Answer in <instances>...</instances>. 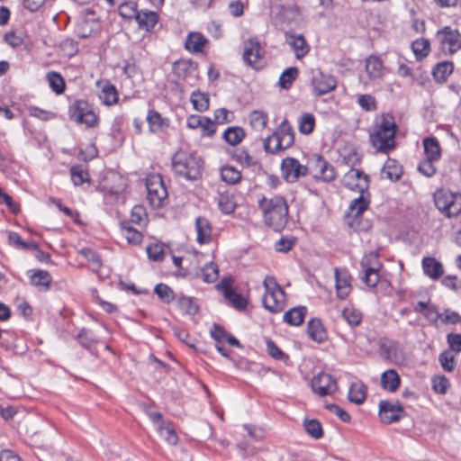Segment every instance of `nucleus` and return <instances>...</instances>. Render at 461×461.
Returning a JSON list of instances; mask_svg holds the SVG:
<instances>
[{
    "instance_id": "1",
    "label": "nucleus",
    "mask_w": 461,
    "mask_h": 461,
    "mask_svg": "<svg viewBox=\"0 0 461 461\" xmlns=\"http://www.w3.org/2000/svg\"><path fill=\"white\" fill-rule=\"evenodd\" d=\"M397 125L394 117L383 113L380 121L375 122L369 132V141L377 152L388 154L395 149Z\"/></svg>"
},
{
    "instance_id": "2",
    "label": "nucleus",
    "mask_w": 461,
    "mask_h": 461,
    "mask_svg": "<svg viewBox=\"0 0 461 461\" xmlns=\"http://www.w3.org/2000/svg\"><path fill=\"white\" fill-rule=\"evenodd\" d=\"M172 168L176 175L194 181L202 177L203 161L195 154L180 149L172 158Z\"/></svg>"
},
{
    "instance_id": "3",
    "label": "nucleus",
    "mask_w": 461,
    "mask_h": 461,
    "mask_svg": "<svg viewBox=\"0 0 461 461\" xmlns=\"http://www.w3.org/2000/svg\"><path fill=\"white\" fill-rule=\"evenodd\" d=\"M258 206L264 213L267 225L275 230H278L286 221L288 206L283 196H275L271 199L262 197L258 201Z\"/></svg>"
},
{
    "instance_id": "4",
    "label": "nucleus",
    "mask_w": 461,
    "mask_h": 461,
    "mask_svg": "<svg viewBox=\"0 0 461 461\" xmlns=\"http://www.w3.org/2000/svg\"><path fill=\"white\" fill-rule=\"evenodd\" d=\"M294 142V130L289 122L285 120L272 135L264 140L263 146L267 153L275 154L292 147Z\"/></svg>"
},
{
    "instance_id": "5",
    "label": "nucleus",
    "mask_w": 461,
    "mask_h": 461,
    "mask_svg": "<svg viewBox=\"0 0 461 461\" xmlns=\"http://www.w3.org/2000/svg\"><path fill=\"white\" fill-rule=\"evenodd\" d=\"M147 200L152 208H161L168 202V193L162 176L149 175L146 178Z\"/></svg>"
},
{
    "instance_id": "6",
    "label": "nucleus",
    "mask_w": 461,
    "mask_h": 461,
    "mask_svg": "<svg viewBox=\"0 0 461 461\" xmlns=\"http://www.w3.org/2000/svg\"><path fill=\"white\" fill-rule=\"evenodd\" d=\"M436 207L447 217L461 213V194L447 189H439L434 193Z\"/></svg>"
},
{
    "instance_id": "7",
    "label": "nucleus",
    "mask_w": 461,
    "mask_h": 461,
    "mask_svg": "<svg viewBox=\"0 0 461 461\" xmlns=\"http://www.w3.org/2000/svg\"><path fill=\"white\" fill-rule=\"evenodd\" d=\"M68 116L70 120L77 123L85 124L88 128L97 126L99 122L92 105L82 99L76 100L69 105Z\"/></svg>"
},
{
    "instance_id": "8",
    "label": "nucleus",
    "mask_w": 461,
    "mask_h": 461,
    "mask_svg": "<svg viewBox=\"0 0 461 461\" xmlns=\"http://www.w3.org/2000/svg\"><path fill=\"white\" fill-rule=\"evenodd\" d=\"M233 278L230 276H224L215 288L221 292L229 303L237 311L246 310L249 301L241 294L237 293L233 288Z\"/></svg>"
},
{
    "instance_id": "9",
    "label": "nucleus",
    "mask_w": 461,
    "mask_h": 461,
    "mask_svg": "<svg viewBox=\"0 0 461 461\" xmlns=\"http://www.w3.org/2000/svg\"><path fill=\"white\" fill-rule=\"evenodd\" d=\"M436 38L442 50L454 54L461 50V33L450 26H444L437 32Z\"/></svg>"
},
{
    "instance_id": "10",
    "label": "nucleus",
    "mask_w": 461,
    "mask_h": 461,
    "mask_svg": "<svg viewBox=\"0 0 461 461\" xmlns=\"http://www.w3.org/2000/svg\"><path fill=\"white\" fill-rule=\"evenodd\" d=\"M406 415L407 413L399 401L392 402L384 400L379 402V416L384 424L397 422Z\"/></svg>"
},
{
    "instance_id": "11",
    "label": "nucleus",
    "mask_w": 461,
    "mask_h": 461,
    "mask_svg": "<svg viewBox=\"0 0 461 461\" xmlns=\"http://www.w3.org/2000/svg\"><path fill=\"white\" fill-rule=\"evenodd\" d=\"M312 73L311 86L316 96H321L335 90L337 80L333 76L324 74L320 69L312 70Z\"/></svg>"
},
{
    "instance_id": "12",
    "label": "nucleus",
    "mask_w": 461,
    "mask_h": 461,
    "mask_svg": "<svg viewBox=\"0 0 461 461\" xmlns=\"http://www.w3.org/2000/svg\"><path fill=\"white\" fill-rule=\"evenodd\" d=\"M281 171L283 177L286 182L294 183L300 176L307 175L308 168L307 167L301 165L296 158L287 157L282 160Z\"/></svg>"
},
{
    "instance_id": "13",
    "label": "nucleus",
    "mask_w": 461,
    "mask_h": 461,
    "mask_svg": "<svg viewBox=\"0 0 461 461\" xmlns=\"http://www.w3.org/2000/svg\"><path fill=\"white\" fill-rule=\"evenodd\" d=\"M312 391L320 396H326L338 390V384L335 378L330 374L321 372L312 380Z\"/></svg>"
},
{
    "instance_id": "14",
    "label": "nucleus",
    "mask_w": 461,
    "mask_h": 461,
    "mask_svg": "<svg viewBox=\"0 0 461 461\" xmlns=\"http://www.w3.org/2000/svg\"><path fill=\"white\" fill-rule=\"evenodd\" d=\"M344 185L354 191L364 192L369 188V176L359 169L351 168L343 179Z\"/></svg>"
},
{
    "instance_id": "15",
    "label": "nucleus",
    "mask_w": 461,
    "mask_h": 461,
    "mask_svg": "<svg viewBox=\"0 0 461 461\" xmlns=\"http://www.w3.org/2000/svg\"><path fill=\"white\" fill-rule=\"evenodd\" d=\"M313 177L323 182H331L336 178V170L322 156L315 157L312 165Z\"/></svg>"
},
{
    "instance_id": "16",
    "label": "nucleus",
    "mask_w": 461,
    "mask_h": 461,
    "mask_svg": "<svg viewBox=\"0 0 461 461\" xmlns=\"http://www.w3.org/2000/svg\"><path fill=\"white\" fill-rule=\"evenodd\" d=\"M334 274L337 295L339 299H346L352 289V277L348 271L345 268L336 267Z\"/></svg>"
},
{
    "instance_id": "17",
    "label": "nucleus",
    "mask_w": 461,
    "mask_h": 461,
    "mask_svg": "<svg viewBox=\"0 0 461 461\" xmlns=\"http://www.w3.org/2000/svg\"><path fill=\"white\" fill-rule=\"evenodd\" d=\"M263 305L266 309L273 313L280 312L285 307V290L273 291L266 293L263 297Z\"/></svg>"
},
{
    "instance_id": "18",
    "label": "nucleus",
    "mask_w": 461,
    "mask_h": 461,
    "mask_svg": "<svg viewBox=\"0 0 461 461\" xmlns=\"http://www.w3.org/2000/svg\"><path fill=\"white\" fill-rule=\"evenodd\" d=\"M262 48L258 41L249 40L245 43L243 60L249 66L255 69H259L260 67H258L257 63L262 58Z\"/></svg>"
},
{
    "instance_id": "19",
    "label": "nucleus",
    "mask_w": 461,
    "mask_h": 461,
    "mask_svg": "<svg viewBox=\"0 0 461 461\" xmlns=\"http://www.w3.org/2000/svg\"><path fill=\"white\" fill-rule=\"evenodd\" d=\"M307 334L312 340L317 343H322L328 339L327 330L319 318H312L308 321Z\"/></svg>"
},
{
    "instance_id": "20",
    "label": "nucleus",
    "mask_w": 461,
    "mask_h": 461,
    "mask_svg": "<svg viewBox=\"0 0 461 461\" xmlns=\"http://www.w3.org/2000/svg\"><path fill=\"white\" fill-rule=\"evenodd\" d=\"M29 276L30 284L32 286L38 288L39 291H48L50 287L52 277L50 274L46 270H30Z\"/></svg>"
},
{
    "instance_id": "21",
    "label": "nucleus",
    "mask_w": 461,
    "mask_h": 461,
    "mask_svg": "<svg viewBox=\"0 0 461 461\" xmlns=\"http://www.w3.org/2000/svg\"><path fill=\"white\" fill-rule=\"evenodd\" d=\"M371 203V194L369 191L360 192L357 198H354L348 206V211L352 213L355 218L360 216L367 208Z\"/></svg>"
},
{
    "instance_id": "22",
    "label": "nucleus",
    "mask_w": 461,
    "mask_h": 461,
    "mask_svg": "<svg viewBox=\"0 0 461 461\" xmlns=\"http://www.w3.org/2000/svg\"><path fill=\"white\" fill-rule=\"evenodd\" d=\"M146 120L151 133L163 131L169 126V120L162 117L161 114L154 109L149 110Z\"/></svg>"
},
{
    "instance_id": "23",
    "label": "nucleus",
    "mask_w": 461,
    "mask_h": 461,
    "mask_svg": "<svg viewBox=\"0 0 461 461\" xmlns=\"http://www.w3.org/2000/svg\"><path fill=\"white\" fill-rule=\"evenodd\" d=\"M422 268L424 274L433 280L438 279L444 273L442 264L430 257L422 259Z\"/></svg>"
},
{
    "instance_id": "24",
    "label": "nucleus",
    "mask_w": 461,
    "mask_h": 461,
    "mask_svg": "<svg viewBox=\"0 0 461 461\" xmlns=\"http://www.w3.org/2000/svg\"><path fill=\"white\" fill-rule=\"evenodd\" d=\"M306 313L305 306H296L285 312L283 321L291 326H299L303 322Z\"/></svg>"
},
{
    "instance_id": "25",
    "label": "nucleus",
    "mask_w": 461,
    "mask_h": 461,
    "mask_svg": "<svg viewBox=\"0 0 461 461\" xmlns=\"http://www.w3.org/2000/svg\"><path fill=\"white\" fill-rule=\"evenodd\" d=\"M287 42L295 51V57L300 59L303 58L310 50V48L303 35L289 34Z\"/></svg>"
},
{
    "instance_id": "26",
    "label": "nucleus",
    "mask_w": 461,
    "mask_h": 461,
    "mask_svg": "<svg viewBox=\"0 0 461 461\" xmlns=\"http://www.w3.org/2000/svg\"><path fill=\"white\" fill-rule=\"evenodd\" d=\"M78 253L90 263L91 271L101 276L100 270L103 267V261L100 255L90 248H82L78 250Z\"/></svg>"
},
{
    "instance_id": "27",
    "label": "nucleus",
    "mask_w": 461,
    "mask_h": 461,
    "mask_svg": "<svg viewBox=\"0 0 461 461\" xmlns=\"http://www.w3.org/2000/svg\"><path fill=\"white\" fill-rule=\"evenodd\" d=\"M401 384V378L397 372L393 369H389L384 372L381 375V385L383 389L389 392H395Z\"/></svg>"
},
{
    "instance_id": "28",
    "label": "nucleus",
    "mask_w": 461,
    "mask_h": 461,
    "mask_svg": "<svg viewBox=\"0 0 461 461\" xmlns=\"http://www.w3.org/2000/svg\"><path fill=\"white\" fill-rule=\"evenodd\" d=\"M158 16L157 13L153 11H140L136 16V21L139 27L146 30L147 32L151 31L158 23Z\"/></svg>"
},
{
    "instance_id": "29",
    "label": "nucleus",
    "mask_w": 461,
    "mask_h": 461,
    "mask_svg": "<svg viewBox=\"0 0 461 461\" xmlns=\"http://www.w3.org/2000/svg\"><path fill=\"white\" fill-rule=\"evenodd\" d=\"M366 71L370 79L380 78L384 72V66L380 58L369 56L366 59Z\"/></svg>"
},
{
    "instance_id": "30",
    "label": "nucleus",
    "mask_w": 461,
    "mask_h": 461,
    "mask_svg": "<svg viewBox=\"0 0 461 461\" xmlns=\"http://www.w3.org/2000/svg\"><path fill=\"white\" fill-rule=\"evenodd\" d=\"M426 158L438 161L441 157V149L436 137H427L423 140Z\"/></svg>"
},
{
    "instance_id": "31",
    "label": "nucleus",
    "mask_w": 461,
    "mask_h": 461,
    "mask_svg": "<svg viewBox=\"0 0 461 461\" xmlns=\"http://www.w3.org/2000/svg\"><path fill=\"white\" fill-rule=\"evenodd\" d=\"M246 137L243 128L239 126H231L227 128L222 135L223 140L231 146L240 144Z\"/></svg>"
},
{
    "instance_id": "32",
    "label": "nucleus",
    "mask_w": 461,
    "mask_h": 461,
    "mask_svg": "<svg viewBox=\"0 0 461 461\" xmlns=\"http://www.w3.org/2000/svg\"><path fill=\"white\" fill-rule=\"evenodd\" d=\"M99 98L105 105H113L118 102V92L116 87L110 83L105 81L102 86Z\"/></svg>"
},
{
    "instance_id": "33",
    "label": "nucleus",
    "mask_w": 461,
    "mask_h": 461,
    "mask_svg": "<svg viewBox=\"0 0 461 461\" xmlns=\"http://www.w3.org/2000/svg\"><path fill=\"white\" fill-rule=\"evenodd\" d=\"M383 174L391 181H397L402 174V166L393 158H388L383 167Z\"/></svg>"
},
{
    "instance_id": "34",
    "label": "nucleus",
    "mask_w": 461,
    "mask_h": 461,
    "mask_svg": "<svg viewBox=\"0 0 461 461\" xmlns=\"http://www.w3.org/2000/svg\"><path fill=\"white\" fill-rule=\"evenodd\" d=\"M453 69L454 66L451 61H443L434 67L432 75L437 82L444 83L447 81L449 75L453 72Z\"/></svg>"
},
{
    "instance_id": "35",
    "label": "nucleus",
    "mask_w": 461,
    "mask_h": 461,
    "mask_svg": "<svg viewBox=\"0 0 461 461\" xmlns=\"http://www.w3.org/2000/svg\"><path fill=\"white\" fill-rule=\"evenodd\" d=\"M46 79L49 86L56 95H61L66 88V83L60 73L56 71H49L46 74Z\"/></svg>"
},
{
    "instance_id": "36",
    "label": "nucleus",
    "mask_w": 461,
    "mask_h": 461,
    "mask_svg": "<svg viewBox=\"0 0 461 461\" xmlns=\"http://www.w3.org/2000/svg\"><path fill=\"white\" fill-rule=\"evenodd\" d=\"M206 42L207 40L203 34L199 32H191L187 37L185 46L189 51L200 52Z\"/></svg>"
},
{
    "instance_id": "37",
    "label": "nucleus",
    "mask_w": 461,
    "mask_h": 461,
    "mask_svg": "<svg viewBox=\"0 0 461 461\" xmlns=\"http://www.w3.org/2000/svg\"><path fill=\"white\" fill-rule=\"evenodd\" d=\"M232 159L237 161L242 166L252 167L257 164V160L249 155V151L245 148H238L230 152Z\"/></svg>"
},
{
    "instance_id": "38",
    "label": "nucleus",
    "mask_w": 461,
    "mask_h": 461,
    "mask_svg": "<svg viewBox=\"0 0 461 461\" xmlns=\"http://www.w3.org/2000/svg\"><path fill=\"white\" fill-rule=\"evenodd\" d=\"M299 75V70L296 67L287 68L283 71L279 77L278 85L282 89L288 90L293 86Z\"/></svg>"
},
{
    "instance_id": "39",
    "label": "nucleus",
    "mask_w": 461,
    "mask_h": 461,
    "mask_svg": "<svg viewBox=\"0 0 461 461\" xmlns=\"http://www.w3.org/2000/svg\"><path fill=\"white\" fill-rule=\"evenodd\" d=\"M366 397V386L364 384H352L348 391L349 402L362 404Z\"/></svg>"
},
{
    "instance_id": "40",
    "label": "nucleus",
    "mask_w": 461,
    "mask_h": 461,
    "mask_svg": "<svg viewBox=\"0 0 461 461\" xmlns=\"http://www.w3.org/2000/svg\"><path fill=\"white\" fill-rule=\"evenodd\" d=\"M411 50L418 60L426 58L430 51V43L427 39H417L411 43Z\"/></svg>"
},
{
    "instance_id": "41",
    "label": "nucleus",
    "mask_w": 461,
    "mask_h": 461,
    "mask_svg": "<svg viewBox=\"0 0 461 461\" xmlns=\"http://www.w3.org/2000/svg\"><path fill=\"white\" fill-rule=\"evenodd\" d=\"M249 122L253 129L261 131L268 122V114L262 110H254L249 114Z\"/></svg>"
},
{
    "instance_id": "42",
    "label": "nucleus",
    "mask_w": 461,
    "mask_h": 461,
    "mask_svg": "<svg viewBox=\"0 0 461 461\" xmlns=\"http://www.w3.org/2000/svg\"><path fill=\"white\" fill-rule=\"evenodd\" d=\"M193 107L198 112H204L209 108L210 99L207 94L194 91L190 96Z\"/></svg>"
},
{
    "instance_id": "43",
    "label": "nucleus",
    "mask_w": 461,
    "mask_h": 461,
    "mask_svg": "<svg viewBox=\"0 0 461 461\" xmlns=\"http://www.w3.org/2000/svg\"><path fill=\"white\" fill-rule=\"evenodd\" d=\"M360 266L364 272L379 271L382 267V263L379 261L377 253L370 252L362 258Z\"/></svg>"
},
{
    "instance_id": "44",
    "label": "nucleus",
    "mask_w": 461,
    "mask_h": 461,
    "mask_svg": "<svg viewBox=\"0 0 461 461\" xmlns=\"http://www.w3.org/2000/svg\"><path fill=\"white\" fill-rule=\"evenodd\" d=\"M76 339L78 341L82 348L89 351L92 349V347L98 341L94 332L87 329H82L76 336Z\"/></svg>"
},
{
    "instance_id": "45",
    "label": "nucleus",
    "mask_w": 461,
    "mask_h": 461,
    "mask_svg": "<svg viewBox=\"0 0 461 461\" xmlns=\"http://www.w3.org/2000/svg\"><path fill=\"white\" fill-rule=\"evenodd\" d=\"M221 178L230 185H235L241 180V173L232 166H223L221 168Z\"/></svg>"
},
{
    "instance_id": "46",
    "label": "nucleus",
    "mask_w": 461,
    "mask_h": 461,
    "mask_svg": "<svg viewBox=\"0 0 461 461\" xmlns=\"http://www.w3.org/2000/svg\"><path fill=\"white\" fill-rule=\"evenodd\" d=\"M398 344L396 341H381L379 353L383 359L393 360L397 357Z\"/></svg>"
},
{
    "instance_id": "47",
    "label": "nucleus",
    "mask_w": 461,
    "mask_h": 461,
    "mask_svg": "<svg viewBox=\"0 0 461 461\" xmlns=\"http://www.w3.org/2000/svg\"><path fill=\"white\" fill-rule=\"evenodd\" d=\"M158 431L168 444L176 445L178 442V436L171 422H162L158 426Z\"/></svg>"
},
{
    "instance_id": "48",
    "label": "nucleus",
    "mask_w": 461,
    "mask_h": 461,
    "mask_svg": "<svg viewBox=\"0 0 461 461\" xmlns=\"http://www.w3.org/2000/svg\"><path fill=\"white\" fill-rule=\"evenodd\" d=\"M297 243V238L293 235L281 236L278 240L275 242V249L280 253H287Z\"/></svg>"
},
{
    "instance_id": "49",
    "label": "nucleus",
    "mask_w": 461,
    "mask_h": 461,
    "mask_svg": "<svg viewBox=\"0 0 461 461\" xmlns=\"http://www.w3.org/2000/svg\"><path fill=\"white\" fill-rule=\"evenodd\" d=\"M4 41L12 48L27 45L28 37L24 32H9L4 35Z\"/></svg>"
},
{
    "instance_id": "50",
    "label": "nucleus",
    "mask_w": 461,
    "mask_h": 461,
    "mask_svg": "<svg viewBox=\"0 0 461 461\" xmlns=\"http://www.w3.org/2000/svg\"><path fill=\"white\" fill-rule=\"evenodd\" d=\"M154 293L162 303L167 304H169L175 299V293L172 288L163 283L158 284L155 286Z\"/></svg>"
},
{
    "instance_id": "51",
    "label": "nucleus",
    "mask_w": 461,
    "mask_h": 461,
    "mask_svg": "<svg viewBox=\"0 0 461 461\" xmlns=\"http://www.w3.org/2000/svg\"><path fill=\"white\" fill-rule=\"evenodd\" d=\"M299 131L303 134H310L315 126V117L312 113H305L298 120Z\"/></svg>"
},
{
    "instance_id": "52",
    "label": "nucleus",
    "mask_w": 461,
    "mask_h": 461,
    "mask_svg": "<svg viewBox=\"0 0 461 461\" xmlns=\"http://www.w3.org/2000/svg\"><path fill=\"white\" fill-rule=\"evenodd\" d=\"M219 277V267L213 262H209L202 268V279L204 283H214Z\"/></svg>"
},
{
    "instance_id": "53",
    "label": "nucleus",
    "mask_w": 461,
    "mask_h": 461,
    "mask_svg": "<svg viewBox=\"0 0 461 461\" xmlns=\"http://www.w3.org/2000/svg\"><path fill=\"white\" fill-rule=\"evenodd\" d=\"M305 431L313 438L319 439L323 437L321 423L316 420H305L303 422Z\"/></svg>"
},
{
    "instance_id": "54",
    "label": "nucleus",
    "mask_w": 461,
    "mask_h": 461,
    "mask_svg": "<svg viewBox=\"0 0 461 461\" xmlns=\"http://www.w3.org/2000/svg\"><path fill=\"white\" fill-rule=\"evenodd\" d=\"M131 222L144 227L148 223V214L146 209L142 205H135L131 209Z\"/></svg>"
},
{
    "instance_id": "55",
    "label": "nucleus",
    "mask_w": 461,
    "mask_h": 461,
    "mask_svg": "<svg viewBox=\"0 0 461 461\" xmlns=\"http://www.w3.org/2000/svg\"><path fill=\"white\" fill-rule=\"evenodd\" d=\"M219 209L225 214H230L234 212L236 203L233 196L229 194H220L218 196Z\"/></svg>"
},
{
    "instance_id": "56",
    "label": "nucleus",
    "mask_w": 461,
    "mask_h": 461,
    "mask_svg": "<svg viewBox=\"0 0 461 461\" xmlns=\"http://www.w3.org/2000/svg\"><path fill=\"white\" fill-rule=\"evenodd\" d=\"M137 4L133 1L123 2L118 8L119 14L125 20L136 19L139 14Z\"/></svg>"
},
{
    "instance_id": "57",
    "label": "nucleus",
    "mask_w": 461,
    "mask_h": 461,
    "mask_svg": "<svg viewBox=\"0 0 461 461\" xmlns=\"http://www.w3.org/2000/svg\"><path fill=\"white\" fill-rule=\"evenodd\" d=\"M178 307L187 314L194 315L198 312V306L193 297L181 294L177 299Z\"/></svg>"
},
{
    "instance_id": "58",
    "label": "nucleus",
    "mask_w": 461,
    "mask_h": 461,
    "mask_svg": "<svg viewBox=\"0 0 461 461\" xmlns=\"http://www.w3.org/2000/svg\"><path fill=\"white\" fill-rule=\"evenodd\" d=\"M342 318L351 326L357 327L362 322V313L355 308H345Z\"/></svg>"
},
{
    "instance_id": "59",
    "label": "nucleus",
    "mask_w": 461,
    "mask_h": 461,
    "mask_svg": "<svg viewBox=\"0 0 461 461\" xmlns=\"http://www.w3.org/2000/svg\"><path fill=\"white\" fill-rule=\"evenodd\" d=\"M438 361L445 371H454L456 367L455 356L449 349H446L439 354Z\"/></svg>"
},
{
    "instance_id": "60",
    "label": "nucleus",
    "mask_w": 461,
    "mask_h": 461,
    "mask_svg": "<svg viewBox=\"0 0 461 461\" xmlns=\"http://www.w3.org/2000/svg\"><path fill=\"white\" fill-rule=\"evenodd\" d=\"M71 179L75 185H80L85 182H87L88 173L86 171L82 166H73L70 168Z\"/></svg>"
},
{
    "instance_id": "61",
    "label": "nucleus",
    "mask_w": 461,
    "mask_h": 461,
    "mask_svg": "<svg viewBox=\"0 0 461 461\" xmlns=\"http://www.w3.org/2000/svg\"><path fill=\"white\" fill-rule=\"evenodd\" d=\"M449 385V380L444 375L435 376L432 378V388L437 393L445 394Z\"/></svg>"
},
{
    "instance_id": "62",
    "label": "nucleus",
    "mask_w": 461,
    "mask_h": 461,
    "mask_svg": "<svg viewBox=\"0 0 461 461\" xmlns=\"http://www.w3.org/2000/svg\"><path fill=\"white\" fill-rule=\"evenodd\" d=\"M9 242L14 244L16 248L22 249H35L37 243L34 241H24L21 239L17 232H9Z\"/></svg>"
},
{
    "instance_id": "63",
    "label": "nucleus",
    "mask_w": 461,
    "mask_h": 461,
    "mask_svg": "<svg viewBox=\"0 0 461 461\" xmlns=\"http://www.w3.org/2000/svg\"><path fill=\"white\" fill-rule=\"evenodd\" d=\"M266 345L268 355L274 359L283 360L288 357L272 339H267Z\"/></svg>"
},
{
    "instance_id": "64",
    "label": "nucleus",
    "mask_w": 461,
    "mask_h": 461,
    "mask_svg": "<svg viewBox=\"0 0 461 461\" xmlns=\"http://www.w3.org/2000/svg\"><path fill=\"white\" fill-rule=\"evenodd\" d=\"M358 104L366 112L376 110V101L371 95H362L358 96Z\"/></svg>"
}]
</instances>
